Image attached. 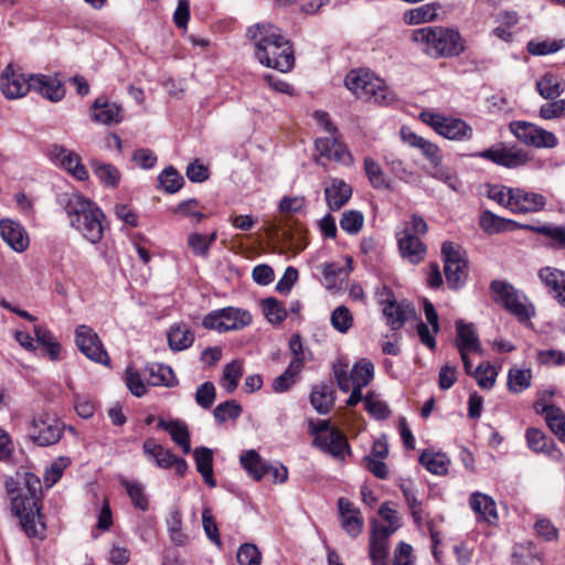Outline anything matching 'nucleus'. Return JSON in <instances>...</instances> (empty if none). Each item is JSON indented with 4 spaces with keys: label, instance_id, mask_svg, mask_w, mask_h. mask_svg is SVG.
I'll return each mask as SVG.
<instances>
[{
    "label": "nucleus",
    "instance_id": "nucleus-49",
    "mask_svg": "<svg viewBox=\"0 0 565 565\" xmlns=\"http://www.w3.org/2000/svg\"><path fill=\"white\" fill-rule=\"evenodd\" d=\"M262 309L270 323L279 324L287 317L284 305L275 298H266L262 301Z\"/></svg>",
    "mask_w": 565,
    "mask_h": 565
},
{
    "label": "nucleus",
    "instance_id": "nucleus-29",
    "mask_svg": "<svg viewBox=\"0 0 565 565\" xmlns=\"http://www.w3.org/2000/svg\"><path fill=\"white\" fill-rule=\"evenodd\" d=\"M469 504L472 511L478 515L479 520L486 521L489 524L497 522V504L490 495L481 492H473L470 495Z\"/></svg>",
    "mask_w": 565,
    "mask_h": 565
},
{
    "label": "nucleus",
    "instance_id": "nucleus-23",
    "mask_svg": "<svg viewBox=\"0 0 565 565\" xmlns=\"http://www.w3.org/2000/svg\"><path fill=\"white\" fill-rule=\"evenodd\" d=\"M338 508L343 530L352 537L358 536L362 532L364 524L360 510L345 498L338 500Z\"/></svg>",
    "mask_w": 565,
    "mask_h": 565
},
{
    "label": "nucleus",
    "instance_id": "nucleus-31",
    "mask_svg": "<svg viewBox=\"0 0 565 565\" xmlns=\"http://www.w3.org/2000/svg\"><path fill=\"white\" fill-rule=\"evenodd\" d=\"M527 446L535 452H544L554 459H559L562 457V452L556 448L553 439L547 438V436L537 428H529L525 434Z\"/></svg>",
    "mask_w": 565,
    "mask_h": 565
},
{
    "label": "nucleus",
    "instance_id": "nucleus-32",
    "mask_svg": "<svg viewBox=\"0 0 565 565\" xmlns=\"http://www.w3.org/2000/svg\"><path fill=\"white\" fill-rule=\"evenodd\" d=\"M158 427L168 431L174 444H177L184 454L191 451L190 433L185 423L179 419L170 422L160 419Z\"/></svg>",
    "mask_w": 565,
    "mask_h": 565
},
{
    "label": "nucleus",
    "instance_id": "nucleus-19",
    "mask_svg": "<svg viewBox=\"0 0 565 565\" xmlns=\"http://www.w3.org/2000/svg\"><path fill=\"white\" fill-rule=\"evenodd\" d=\"M306 205V200L303 196H284L278 205V211L280 214L285 216L279 221L278 224H271L269 231L271 234H279L286 241L292 239L291 230L288 227V216H292L294 214L300 212Z\"/></svg>",
    "mask_w": 565,
    "mask_h": 565
},
{
    "label": "nucleus",
    "instance_id": "nucleus-53",
    "mask_svg": "<svg viewBox=\"0 0 565 565\" xmlns=\"http://www.w3.org/2000/svg\"><path fill=\"white\" fill-rule=\"evenodd\" d=\"M565 46L564 40H532L527 43V51L532 55H546L555 53Z\"/></svg>",
    "mask_w": 565,
    "mask_h": 565
},
{
    "label": "nucleus",
    "instance_id": "nucleus-41",
    "mask_svg": "<svg viewBox=\"0 0 565 565\" xmlns=\"http://www.w3.org/2000/svg\"><path fill=\"white\" fill-rule=\"evenodd\" d=\"M419 462L434 475H446L448 470L449 459L443 454H433L423 451L419 456Z\"/></svg>",
    "mask_w": 565,
    "mask_h": 565
},
{
    "label": "nucleus",
    "instance_id": "nucleus-61",
    "mask_svg": "<svg viewBox=\"0 0 565 565\" xmlns=\"http://www.w3.org/2000/svg\"><path fill=\"white\" fill-rule=\"evenodd\" d=\"M215 397V386L212 382L201 384L195 392V402L205 409L214 404Z\"/></svg>",
    "mask_w": 565,
    "mask_h": 565
},
{
    "label": "nucleus",
    "instance_id": "nucleus-20",
    "mask_svg": "<svg viewBox=\"0 0 565 565\" xmlns=\"http://www.w3.org/2000/svg\"><path fill=\"white\" fill-rule=\"evenodd\" d=\"M0 236L15 252H24L29 246V236L24 227L12 220L0 221Z\"/></svg>",
    "mask_w": 565,
    "mask_h": 565
},
{
    "label": "nucleus",
    "instance_id": "nucleus-6",
    "mask_svg": "<svg viewBox=\"0 0 565 565\" xmlns=\"http://www.w3.org/2000/svg\"><path fill=\"white\" fill-rule=\"evenodd\" d=\"M427 231L426 221L418 214H412L411 220L404 223L403 228L396 233L398 250L404 260L417 265L425 259L427 248L422 237Z\"/></svg>",
    "mask_w": 565,
    "mask_h": 565
},
{
    "label": "nucleus",
    "instance_id": "nucleus-38",
    "mask_svg": "<svg viewBox=\"0 0 565 565\" xmlns=\"http://www.w3.org/2000/svg\"><path fill=\"white\" fill-rule=\"evenodd\" d=\"M300 372V360L291 361L285 372L274 380L273 390L276 393L288 391L296 383Z\"/></svg>",
    "mask_w": 565,
    "mask_h": 565
},
{
    "label": "nucleus",
    "instance_id": "nucleus-51",
    "mask_svg": "<svg viewBox=\"0 0 565 565\" xmlns=\"http://www.w3.org/2000/svg\"><path fill=\"white\" fill-rule=\"evenodd\" d=\"M242 414V406L234 399L218 404L213 412L216 422L223 424L227 419H236Z\"/></svg>",
    "mask_w": 565,
    "mask_h": 565
},
{
    "label": "nucleus",
    "instance_id": "nucleus-11",
    "mask_svg": "<svg viewBox=\"0 0 565 565\" xmlns=\"http://www.w3.org/2000/svg\"><path fill=\"white\" fill-rule=\"evenodd\" d=\"M63 434V425L55 415L39 413L33 416L30 425V438L38 446H50L56 444Z\"/></svg>",
    "mask_w": 565,
    "mask_h": 565
},
{
    "label": "nucleus",
    "instance_id": "nucleus-55",
    "mask_svg": "<svg viewBox=\"0 0 565 565\" xmlns=\"http://www.w3.org/2000/svg\"><path fill=\"white\" fill-rule=\"evenodd\" d=\"M364 170L371 184L375 189L388 188L383 170L374 159L370 157L364 159Z\"/></svg>",
    "mask_w": 565,
    "mask_h": 565
},
{
    "label": "nucleus",
    "instance_id": "nucleus-12",
    "mask_svg": "<svg viewBox=\"0 0 565 565\" xmlns=\"http://www.w3.org/2000/svg\"><path fill=\"white\" fill-rule=\"evenodd\" d=\"M510 130L526 146L553 148L557 145V138L553 132L527 121H513L510 124Z\"/></svg>",
    "mask_w": 565,
    "mask_h": 565
},
{
    "label": "nucleus",
    "instance_id": "nucleus-17",
    "mask_svg": "<svg viewBox=\"0 0 565 565\" xmlns=\"http://www.w3.org/2000/svg\"><path fill=\"white\" fill-rule=\"evenodd\" d=\"M478 156L509 169L524 166L527 162V156L522 150L503 146L486 149L479 152Z\"/></svg>",
    "mask_w": 565,
    "mask_h": 565
},
{
    "label": "nucleus",
    "instance_id": "nucleus-3",
    "mask_svg": "<svg viewBox=\"0 0 565 565\" xmlns=\"http://www.w3.org/2000/svg\"><path fill=\"white\" fill-rule=\"evenodd\" d=\"M70 224L92 244L98 243L105 230V214L90 201L78 193L65 194L62 200Z\"/></svg>",
    "mask_w": 565,
    "mask_h": 565
},
{
    "label": "nucleus",
    "instance_id": "nucleus-43",
    "mask_svg": "<svg viewBox=\"0 0 565 565\" xmlns=\"http://www.w3.org/2000/svg\"><path fill=\"white\" fill-rule=\"evenodd\" d=\"M92 168L98 180L107 186H117L120 181V172L110 163L92 162Z\"/></svg>",
    "mask_w": 565,
    "mask_h": 565
},
{
    "label": "nucleus",
    "instance_id": "nucleus-5",
    "mask_svg": "<svg viewBox=\"0 0 565 565\" xmlns=\"http://www.w3.org/2000/svg\"><path fill=\"white\" fill-rule=\"evenodd\" d=\"M344 84L358 98L380 105L395 100L394 93L384 81L369 70H352L345 76Z\"/></svg>",
    "mask_w": 565,
    "mask_h": 565
},
{
    "label": "nucleus",
    "instance_id": "nucleus-56",
    "mask_svg": "<svg viewBox=\"0 0 565 565\" xmlns=\"http://www.w3.org/2000/svg\"><path fill=\"white\" fill-rule=\"evenodd\" d=\"M509 223L510 221L499 217L489 211L482 212L479 220L480 227L489 234L504 231Z\"/></svg>",
    "mask_w": 565,
    "mask_h": 565
},
{
    "label": "nucleus",
    "instance_id": "nucleus-62",
    "mask_svg": "<svg viewBox=\"0 0 565 565\" xmlns=\"http://www.w3.org/2000/svg\"><path fill=\"white\" fill-rule=\"evenodd\" d=\"M364 405L365 409L376 419H385L391 413L386 403L374 398L373 394H366L364 396Z\"/></svg>",
    "mask_w": 565,
    "mask_h": 565
},
{
    "label": "nucleus",
    "instance_id": "nucleus-64",
    "mask_svg": "<svg viewBox=\"0 0 565 565\" xmlns=\"http://www.w3.org/2000/svg\"><path fill=\"white\" fill-rule=\"evenodd\" d=\"M540 108V117L543 119H554L565 116V99H552Z\"/></svg>",
    "mask_w": 565,
    "mask_h": 565
},
{
    "label": "nucleus",
    "instance_id": "nucleus-24",
    "mask_svg": "<svg viewBox=\"0 0 565 565\" xmlns=\"http://www.w3.org/2000/svg\"><path fill=\"white\" fill-rule=\"evenodd\" d=\"M92 119L107 126L116 125L122 120V109L118 104L99 97L92 106Z\"/></svg>",
    "mask_w": 565,
    "mask_h": 565
},
{
    "label": "nucleus",
    "instance_id": "nucleus-58",
    "mask_svg": "<svg viewBox=\"0 0 565 565\" xmlns=\"http://www.w3.org/2000/svg\"><path fill=\"white\" fill-rule=\"evenodd\" d=\"M546 424L552 433L565 443V414L559 407L550 411Z\"/></svg>",
    "mask_w": 565,
    "mask_h": 565
},
{
    "label": "nucleus",
    "instance_id": "nucleus-18",
    "mask_svg": "<svg viewBox=\"0 0 565 565\" xmlns=\"http://www.w3.org/2000/svg\"><path fill=\"white\" fill-rule=\"evenodd\" d=\"M50 157L77 180L84 181L88 178V172L82 164L81 157L72 150L60 145H53L50 148Z\"/></svg>",
    "mask_w": 565,
    "mask_h": 565
},
{
    "label": "nucleus",
    "instance_id": "nucleus-1",
    "mask_svg": "<svg viewBox=\"0 0 565 565\" xmlns=\"http://www.w3.org/2000/svg\"><path fill=\"white\" fill-rule=\"evenodd\" d=\"M4 487L10 499L11 513L19 518L29 537H42L45 525L40 515L41 481L30 472L6 477Z\"/></svg>",
    "mask_w": 565,
    "mask_h": 565
},
{
    "label": "nucleus",
    "instance_id": "nucleus-37",
    "mask_svg": "<svg viewBox=\"0 0 565 565\" xmlns=\"http://www.w3.org/2000/svg\"><path fill=\"white\" fill-rule=\"evenodd\" d=\"M119 483L124 487L129 495L131 503L136 509L147 511L149 508V500L145 493L142 483L136 480H128L125 477L119 478Z\"/></svg>",
    "mask_w": 565,
    "mask_h": 565
},
{
    "label": "nucleus",
    "instance_id": "nucleus-28",
    "mask_svg": "<svg viewBox=\"0 0 565 565\" xmlns=\"http://www.w3.org/2000/svg\"><path fill=\"white\" fill-rule=\"evenodd\" d=\"M352 195V188L340 179H332L324 189L327 205L332 211L340 210L348 203Z\"/></svg>",
    "mask_w": 565,
    "mask_h": 565
},
{
    "label": "nucleus",
    "instance_id": "nucleus-9",
    "mask_svg": "<svg viewBox=\"0 0 565 565\" xmlns=\"http://www.w3.org/2000/svg\"><path fill=\"white\" fill-rule=\"evenodd\" d=\"M441 256L448 286L451 289L460 288L468 277L466 258L461 254L459 247L451 242H445L443 244Z\"/></svg>",
    "mask_w": 565,
    "mask_h": 565
},
{
    "label": "nucleus",
    "instance_id": "nucleus-40",
    "mask_svg": "<svg viewBox=\"0 0 565 565\" xmlns=\"http://www.w3.org/2000/svg\"><path fill=\"white\" fill-rule=\"evenodd\" d=\"M241 463L255 480H260L267 473V467L255 450L244 452L241 456Z\"/></svg>",
    "mask_w": 565,
    "mask_h": 565
},
{
    "label": "nucleus",
    "instance_id": "nucleus-42",
    "mask_svg": "<svg viewBox=\"0 0 565 565\" xmlns=\"http://www.w3.org/2000/svg\"><path fill=\"white\" fill-rule=\"evenodd\" d=\"M313 408L320 414H327L333 405V395L327 385L316 386L310 394Z\"/></svg>",
    "mask_w": 565,
    "mask_h": 565
},
{
    "label": "nucleus",
    "instance_id": "nucleus-34",
    "mask_svg": "<svg viewBox=\"0 0 565 565\" xmlns=\"http://www.w3.org/2000/svg\"><path fill=\"white\" fill-rule=\"evenodd\" d=\"M196 470L202 475L205 483L215 487L216 482L213 478V452L210 448L198 447L193 451Z\"/></svg>",
    "mask_w": 565,
    "mask_h": 565
},
{
    "label": "nucleus",
    "instance_id": "nucleus-7",
    "mask_svg": "<svg viewBox=\"0 0 565 565\" xmlns=\"http://www.w3.org/2000/svg\"><path fill=\"white\" fill-rule=\"evenodd\" d=\"M332 371L337 385L343 393H348L351 387L363 388L374 377V365L366 359L356 362L350 372L349 363L343 359H338L332 365Z\"/></svg>",
    "mask_w": 565,
    "mask_h": 565
},
{
    "label": "nucleus",
    "instance_id": "nucleus-8",
    "mask_svg": "<svg viewBox=\"0 0 565 565\" xmlns=\"http://www.w3.org/2000/svg\"><path fill=\"white\" fill-rule=\"evenodd\" d=\"M311 433L315 435L313 445L334 458L344 460L345 455L350 454L347 437L338 428H331L329 420H319L311 427Z\"/></svg>",
    "mask_w": 565,
    "mask_h": 565
},
{
    "label": "nucleus",
    "instance_id": "nucleus-22",
    "mask_svg": "<svg viewBox=\"0 0 565 565\" xmlns=\"http://www.w3.org/2000/svg\"><path fill=\"white\" fill-rule=\"evenodd\" d=\"M316 149L321 156L330 160L342 163H350L352 161V157L347 147L339 141L337 135L318 138L316 140Z\"/></svg>",
    "mask_w": 565,
    "mask_h": 565
},
{
    "label": "nucleus",
    "instance_id": "nucleus-13",
    "mask_svg": "<svg viewBox=\"0 0 565 565\" xmlns=\"http://www.w3.org/2000/svg\"><path fill=\"white\" fill-rule=\"evenodd\" d=\"M142 449L147 459L154 461L161 469L173 467L179 476H183L188 470V463L183 458L177 457L171 450L158 444L153 438L146 439Z\"/></svg>",
    "mask_w": 565,
    "mask_h": 565
},
{
    "label": "nucleus",
    "instance_id": "nucleus-10",
    "mask_svg": "<svg viewBox=\"0 0 565 565\" xmlns=\"http://www.w3.org/2000/svg\"><path fill=\"white\" fill-rule=\"evenodd\" d=\"M250 322L252 315L248 311L227 307L209 313L204 317L202 323L206 329L225 332L243 329Z\"/></svg>",
    "mask_w": 565,
    "mask_h": 565
},
{
    "label": "nucleus",
    "instance_id": "nucleus-2",
    "mask_svg": "<svg viewBox=\"0 0 565 565\" xmlns=\"http://www.w3.org/2000/svg\"><path fill=\"white\" fill-rule=\"evenodd\" d=\"M246 36L253 41L254 55L262 65L282 73L292 70V46L276 25L268 22L256 23L247 29Z\"/></svg>",
    "mask_w": 565,
    "mask_h": 565
},
{
    "label": "nucleus",
    "instance_id": "nucleus-21",
    "mask_svg": "<svg viewBox=\"0 0 565 565\" xmlns=\"http://www.w3.org/2000/svg\"><path fill=\"white\" fill-rule=\"evenodd\" d=\"M33 90L51 102H60L65 95L62 82L56 75L32 74Z\"/></svg>",
    "mask_w": 565,
    "mask_h": 565
},
{
    "label": "nucleus",
    "instance_id": "nucleus-50",
    "mask_svg": "<svg viewBox=\"0 0 565 565\" xmlns=\"http://www.w3.org/2000/svg\"><path fill=\"white\" fill-rule=\"evenodd\" d=\"M532 374L530 370L511 369L508 374L509 390L520 393L531 384Z\"/></svg>",
    "mask_w": 565,
    "mask_h": 565
},
{
    "label": "nucleus",
    "instance_id": "nucleus-46",
    "mask_svg": "<svg viewBox=\"0 0 565 565\" xmlns=\"http://www.w3.org/2000/svg\"><path fill=\"white\" fill-rule=\"evenodd\" d=\"M539 94L545 99H556L563 92L558 78L553 74H545L536 83Z\"/></svg>",
    "mask_w": 565,
    "mask_h": 565
},
{
    "label": "nucleus",
    "instance_id": "nucleus-25",
    "mask_svg": "<svg viewBox=\"0 0 565 565\" xmlns=\"http://www.w3.org/2000/svg\"><path fill=\"white\" fill-rule=\"evenodd\" d=\"M539 278L558 303L565 308V271L554 267H544L539 270Z\"/></svg>",
    "mask_w": 565,
    "mask_h": 565
},
{
    "label": "nucleus",
    "instance_id": "nucleus-44",
    "mask_svg": "<svg viewBox=\"0 0 565 565\" xmlns=\"http://www.w3.org/2000/svg\"><path fill=\"white\" fill-rule=\"evenodd\" d=\"M243 375V365L238 360H233L226 364L223 370L222 384L228 394L234 393L237 388L239 379Z\"/></svg>",
    "mask_w": 565,
    "mask_h": 565
},
{
    "label": "nucleus",
    "instance_id": "nucleus-47",
    "mask_svg": "<svg viewBox=\"0 0 565 565\" xmlns=\"http://www.w3.org/2000/svg\"><path fill=\"white\" fill-rule=\"evenodd\" d=\"M168 531L171 541L178 546H184L189 536L182 531V514L179 510H173L168 520Z\"/></svg>",
    "mask_w": 565,
    "mask_h": 565
},
{
    "label": "nucleus",
    "instance_id": "nucleus-26",
    "mask_svg": "<svg viewBox=\"0 0 565 565\" xmlns=\"http://www.w3.org/2000/svg\"><path fill=\"white\" fill-rule=\"evenodd\" d=\"M546 199L539 193L527 192L523 189H514L512 195V212L533 213L544 209Z\"/></svg>",
    "mask_w": 565,
    "mask_h": 565
},
{
    "label": "nucleus",
    "instance_id": "nucleus-39",
    "mask_svg": "<svg viewBox=\"0 0 565 565\" xmlns=\"http://www.w3.org/2000/svg\"><path fill=\"white\" fill-rule=\"evenodd\" d=\"M534 233L542 234L551 239V245L556 248H565V227L559 225H525Z\"/></svg>",
    "mask_w": 565,
    "mask_h": 565
},
{
    "label": "nucleus",
    "instance_id": "nucleus-33",
    "mask_svg": "<svg viewBox=\"0 0 565 565\" xmlns=\"http://www.w3.org/2000/svg\"><path fill=\"white\" fill-rule=\"evenodd\" d=\"M194 333L185 323H175L171 326L168 332L169 347L173 351H182L192 345Z\"/></svg>",
    "mask_w": 565,
    "mask_h": 565
},
{
    "label": "nucleus",
    "instance_id": "nucleus-4",
    "mask_svg": "<svg viewBox=\"0 0 565 565\" xmlns=\"http://www.w3.org/2000/svg\"><path fill=\"white\" fill-rule=\"evenodd\" d=\"M412 40L419 50L433 57H455L465 51L458 30L445 26H425L412 31Z\"/></svg>",
    "mask_w": 565,
    "mask_h": 565
},
{
    "label": "nucleus",
    "instance_id": "nucleus-15",
    "mask_svg": "<svg viewBox=\"0 0 565 565\" xmlns=\"http://www.w3.org/2000/svg\"><path fill=\"white\" fill-rule=\"evenodd\" d=\"M490 288L495 302H500L507 310L521 320L530 317L529 308L521 301L519 292L510 284L493 280Z\"/></svg>",
    "mask_w": 565,
    "mask_h": 565
},
{
    "label": "nucleus",
    "instance_id": "nucleus-30",
    "mask_svg": "<svg viewBox=\"0 0 565 565\" xmlns=\"http://www.w3.org/2000/svg\"><path fill=\"white\" fill-rule=\"evenodd\" d=\"M457 342L459 352L471 351L482 354V348L478 334L472 323H466L462 320L456 322Z\"/></svg>",
    "mask_w": 565,
    "mask_h": 565
},
{
    "label": "nucleus",
    "instance_id": "nucleus-27",
    "mask_svg": "<svg viewBox=\"0 0 565 565\" xmlns=\"http://www.w3.org/2000/svg\"><path fill=\"white\" fill-rule=\"evenodd\" d=\"M436 132L450 140H469L473 136L472 127L465 120L445 116Z\"/></svg>",
    "mask_w": 565,
    "mask_h": 565
},
{
    "label": "nucleus",
    "instance_id": "nucleus-63",
    "mask_svg": "<svg viewBox=\"0 0 565 565\" xmlns=\"http://www.w3.org/2000/svg\"><path fill=\"white\" fill-rule=\"evenodd\" d=\"M70 463L71 460L67 457H60L57 460H55L45 472V484L47 487H52L53 484H55L60 480V478L63 475V471L68 467Z\"/></svg>",
    "mask_w": 565,
    "mask_h": 565
},
{
    "label": "nucleus",
    "instance_id": "nucleus-59",
    "mask_svg": "<svg viewBox=\"0 0 565 565\" xmlns=\"http://www.w3.org/2000/svg\"><path fill=\"white\" fill-rule=\"evenodd\" d=\"M388 555V542L371 537L370 541V556L373 565H388L386 562Z\"/></svg>",
    "mask_w": 565,
    "mask_h": 565
},
{
    "label": "nucleus",
    "instance_id": "nucleus-36",
    "mask_svg": "<svg viewBox=\"0 0 565 565\" xmlns=\"http://www.w3.org/2000/svg\"><path fill=\"white\" fill-rule=\"evenodd\" d=\"M384 160L392 173L401 181L408 184H417L419 182V174L408 169L404 161L395 157L393 153H387L384 157Z\"/></svg>",
    "mask_w": 565,
    "mask_h": 565
},
{
    "label": "nucleus",
    "instance_id": "nucleus-48",
    "mask_svg": "<svg viewBox=\"0 0 565 565\" xmlns=\"http://www.w3.org/2000/svg\"><path fill=\"white\" fill-rule=\"evenodd\" d=\"M383 313L393 330L402 328L406 320V310L404 306L397 303L395 300L387 301L383 308Z\"/></svg>",
    "mask_w": 565,
    "mask_h": 565
},
{
    "label": "nucleus",
    "instance_id": "nucleus-60",
    "mask_svg": "<svg viewBox=\"0 0 565 565\" xmlns=\"http://www.w3.org/2000/svg\"><path fill=\"white\" fill-rule=\"evenodd\" d=\"M262 554L256 545L245 543L237 552V562L239 565H260Z\"/></svg>",
    "mask_w": 565,
    "mask_h": 565
},
{
    "label": "nucleus",
    "instance_id": "nucleus-14",
    "mask_svg": "<svg viewBox=\"0 0 565 565\" xmlns=\"http://www.w3.org/2000/svg\"><path fill=\"white\" fill-rule=\"evenodd\" d=\"M76 345L89 360L107 365L109 356L97 333L87 326H79L75 331Z\"/></svg>",
    "mask_w": 565,
    "mask_h": 565
},
{
    "label": "nucleus",
    "instance_id": "nucleus-45",
    "mask_svg": "<svg viewBox=\"0 0 565 565\" xmlns=\"http://www.w3.org/2000/svg\"><path fill=\"white\" fill-rule=\"evenodd\" d=\"M149 375H150V377H149L148 382L154 386L163 385V386L172 387L177 384V379L174 376V373H173L172 369L168 365L156 364V365L151 366Z\"/></svg>",
    "mask_w": 565,
    "mask_h": 565
},
{
    "label": "nucleus",
    "instance_id": "nucleus-54",
    "mask_svg": "<svg viewBox=\"0 0 565 565\" xmlns=\"http://www.w3.org/2000/svg\"><path fill=\"white\" fill-rule=\"evenodd\" d=\"M159 182L167 193H175L183 185V178L173 168H166L159 175Z\"/></svg>",
    "mask_w": 565,
    "mask_h": 565
},
{
    "label": "nucleus",
    "instance_id": "nucleus-35",
    "mask_svg": "<svg viewBox=\"0 0 565 565\" xmlns=\"http://www.w3.org/2000/svg\"><path fill=\"white\" fill-rule=\"evenodd\" d=\"M439 18V7L436 2H428L404 13V21L409 25L434 21Z\"/></svg>",
    "mask_w": 565,
    "mask_h": 565
},
{
    "label": "nucleus",
    "instance_id": "nucleus-52",
    "mask_svg": "<svg viewBox=\"0 0 565 565\" xmlns=\"http://www.w3.org/2000/svg\"><path fill=\"white\" fill-rule=\"evenodd\" d=\"M364 224V216L360 211L349 210L342 214L340 227L348 234H358Z\"/></svg>",
    "mask_w": 565,
    "mask_h": 565
},
{
    "label": "nucleus",
    "instance_id": "nucleus-16",
    "mask_svg": "<svg viewBox=\"0 0 565 565\" xmlns=\"http://www.w3.org/2000/svg\"><path fill=\"white\" fill-rule=\"evenodd\" d=\"M32 74L28 77L13 70L12 65H8L0 76V88L3 95L9 99L20 98L30 89H33Z\"/></svg>",
    "mask_w": 565,
    "mask_h": 565
},
{
    "label": "nucleus",
    "instance_id": "nucleus-57",
    "mask_svg": "<svg viewBox=\"0 0 565 565\" xmlns=\"http://www.w3.org/2000/svg\"><path fill=\"white\" fill-rule=\"evenodd\" d=\"M332 327L341 333L348 332L353 324V317L344 306L337 307L331 315Z\"/></svg>",
    "mask_w": 565,
    "mask_h": 565
}]
</instances>
